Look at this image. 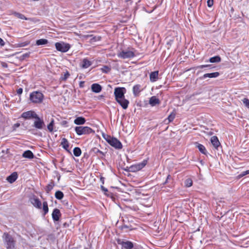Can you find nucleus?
Masks as SVG:
<instances>
[{"mask_svg": "<svg viewBox=\"0 0 249 249\" xmlns=\"http://www.w3.org/2000/svg\"><path fill=\"white\" fill-rule=\"evenodd\" d=\"M126 89L124 87H117L114 89V94L116 101L119 103L123 109L128 107L129 101L125 98L124 94Z\"/></svg>", "mask_w": 249, "mask_h": 249, "instance_id": "1", "label": "nucleus"}, {"mask_svg": "<svg viewBox=\"0 0 249 249\" xmlns=\"http://www.w3.org/2000/svg\"><path fill=\"white\" fill-rule=\"evenodd\" d=\"M30 101L34 104H40L44 99V95L39 91H34L30 94Z\"/></svg>", "mask_w": 249, "mask_h": 249, "instance_id": "2", "label": "nucleus"}, {"mask_svg": "<svg viewBox=\"0 0 249 249\" xmlns=\"http://www.w3.org/2000/svg\"><path fill=\"white\" fill-rule=\"evenodd\" d=\"M74 131L78 136L86 135L94 133V131L89 126H76L74 127Z\"/></svg>", "mask_w": 249, "mask_h": 249, "instance_id": "3", "label": "nucleus"}, {"mask_svg": "<svg viewBox=\"0 0 249 249\" xmlns=\"http://www.w3.org/2000/svg\"><path fill=\"white\" fill-rule=\"evenodd\" d=\"M104 139L112 147L116 149H121L123 147L122 143L117 139L111 137L110 136H104Z\"/></svg>", "mask_w": 249, "mask_h": 249, "instance_id": "4", "label": "nucleus"}, {"mask_svg": "<svg viewBox=\"0 0 249 249\" xmlns=\"http://www.w3.org/2000/svg\"><path fill=\"white\" fill-rule=\"evenodd\" d=\"M3 238L7 249H15V242L13 238L7 233H4Z\"/></svg>", "mask_w": 249, "mask_h": 249, "instance_id": "5", "label": "nucleus"}, {"mask_svg": "<svg viewBox=\"0 0 249 249\" xmlns=\"http://www.w3.org/2000/svg\"><path fill=\"white\" fill-rule=\"evenodd\" d=\"M55 46L57 51L63 53L67 52L70 49V45L63 42H56Z\"/></svg>", "mask_w": 249, "mask_h": 249, "instance_id": "6", "label": "nucleus"}, {"mask_svg": "<svg viewBox=\"0 0 249 249\" xmlns=\"http://www.w3.org/2000/svg\"><path fill=\"white\" fill-rule=\"evenodd\" d=\"M118 56L123 59L132 58L135 56L134 52L132 51H123L118 53Z\"/></svg>", "mask_w": 249, "mask_h": 249, "instance_id": "7", "label": "nucleus"}, {"mask_svg": "<svg viewBox=\"0 0 249 249\" xmlns=\"http://www.w3.org/2000/svg\"><path fill=\"white\" fill-rule=\"evenodd\" d=\"M37 114L34 111L30 110L23 112L21 117L26 120H30L35 119L36 117H37Z\"/></svg>", "mask_w": 249, "mask_h": 249, "instance_id": "8", "label": "nucleus"}, {"mask_svg": "<svg viewBox=\"0 0 249 249\" xmlns=\"http://www.w3.org/2000/svg\"><path fill=\"white\" fill-rule=\"evenodd\" d=\"M35 120L33 126L38 129H42L45 126L43 119L40 118L38 115L35 118Z\"/></svg>", "mask_w": 249, "mask_h": 249, "instance_id": "9", "label": "nucleus"}, {"mask_svg": "<svg viewBox=\"0 0 249 249\" xmlns=\"http://www.w3.org/2000/svg\"><path fill=\"white\" fill-rule=\"evenodd\" d=\"M211 142L213 147L216 149H217V148L220 145V143L218 138L215 136H213L211 137Z\"/></svg>", "mask_w": 249, "mask_h": 249, "instance_id": "10", "label": "nucleus"}, {"mask_svg": "<svg viewBox=\"0 0 249 249\" xmlns=\"http://www.w3.org/2000/svg\"><path fill=\"white\" fill-rule=\"evenodd\" d=\"M60 212L59 210L55 209L52 213V218L54 221H58L60 216Z\"/></svg>", "mask_w": 249, "mask_h": 249, "instance_id": "11", "label": "nucleus"}, {"mask_svg": "<svg viewBox=\"0 0 249 249\" xmlns=\"http://www.w3.org/2000/svg\"><path fill=\"white\" fill-rule=\"evenodd\" d=\"M31 203L36 208L38 209H41V202L37 198H33L31 200Z\"/></svg>", "mask_w": 249, "mask_h": 249, "instance_id": "12", "label": "nucleus"}, {"mask_svg": "<svg viewBox=\"0 0 249 249\" xmlns=\"http://www.w3.org/2000/svg\"><path fill=\"white\" fill-rule=\"evenodd\" d=\"M160 102L159 99L155 96H152L149 101V103L151 106H155L156 105H159Z\"/></svg>", "mask_w": 249, "mask_h": 249, "instance_id": "13", "label": "nucleus"}, {"mask_svg": "<svg viewBox=\"0 0 249 249\" xmlns=\"http://www.w3.org/2000/svg\"><path fill=\"white\" fill-rule=\"evenodd\" d=\"M122 245V247L126 249H131L133 247V243L130 241L122 242L120 243Z\"/></svg>", "mask_w": 249, "mask_h": 249, "instance_id": "14", "label": "nucleus"}, {"mask_svg": "<svg viewBox=\"0 0 249 249\" xmlns=\"http://www.w3.org/2000/svg\"><path fill=\"white\" fill-rule=\"evenodd\" d=\"M85 123L86 119L83 117H78L74 120V123L76 125H83Z\"/></svg>", "mask_w": 249, "mask_h": 249, "instance_id": "15", "label": "nucleus"}, {"mask_svg": "<svg viewBox=\"0 0 249 249\" xmlns=\"http://www.w3.org/2000/svg\"><path fill=\"white\" fill-rule=\"evenodd\" d=\"M17 178V173L16 172H14L7 178V180L10 183H12L16 180Z\"/></svg>", "mask_w": 249, "mask_h": 249, "instance_id": "16", "label": "nucleus"}, {"mask_svg": "<svg viewBox=\"0 0 249 249\" xmlns=\"http://www.w3.org/2000/svg\"><path fill=\"white\" fill-rule=\"evenodd\" d=\"M91 90L93 92L95 93H99L102 90L101 86L98 84H93L91 87Z\"/></svg>", "mask_w": 249, "mask_h": 249, "instance_id": "17", "label": "nucleus"}, {"mask_svg": "<svg viewBox=\"0 0 249 249\" xmlns=\"http://www.w3.org/2000/svg\"><path fill=\"white\" fill-rule=\"evenodd\" d=\"M141 91L140 85H136L133 88V93L135 96H138Z\"/></svg>", "mask_w": 249, "mask_h": 249, "instance_id": "18", "label": "nucleus"}, {"mask_svg": "<svg viewBox=\"0 0 249 249\" xmlns=\"http://www.w3.org/2000/svg\"><path fill=\"white\" fill-rule=\"evenodd\" d=\"M219 75V73L218 72H215L213 73H206L204 74L203 76L202 77V79H205L207 77L209 78H216L218 77Z\"/></svg>", "mask_w": 249, "mask_h": 249, "instance_id": "19", "label": "nucleus"}, {"mask_svg": "<svg viewBox=\"0 0 249 249\" xmlns=\"http://www.w3.org/2000/svg\"><path fill=\"white\" fill-rule=\"evenodd\" d=\"M61 145L62 147L67 151L69 152V143L68 140L66 138H62L61 142Z\"/></svg>", "mask_w": 249, "mask_h": 249, "instance_id": "20", "label": "nucleus"}, {"mask_svg": "<svg viewBox=\"0 0 249 249\" xmlns=\"http://www.w3.org/2000/svg\"><path fill=\"white\" fill-rule=\"evenodd\" d=\"M91 65V62L87 58H84L82 62L81 67L84 69L89 68Z\"/></svg>", "mask_w": 249, "mask_h": 249, "instance_id": "21", "label": "nucleus"}, {"mask_svg": "<svg viewBox=\"0 0 249 249\" xmlns=\"http://www.w3.org/2000/svg\"><path fill=\"white\" fill-rule=\"evenodd\" d=\"M147 161L146 160H143L141 163H138L134 166H133V168H134L137 170H140L142 169V168H143L146 164Z\"/></svg>", "mask_w": 249, "mask_h": 249, "instance_id": "22", "label": "nucleus"}, {"mask_svg": "<svg viewBox=\"0 0 249 249\" xmlns=\"http://www.w3.org/2000/svg\"><path fill=\"white\" fill-rule=\"evenodd\" d=\"M22 157L25 158L31 159L34 158V154L30 150H26L23 153Z\"/></svg>", "mask_w": 249, "mask_h": 249, "instance_id": "23", "label": "nucleus"}, {"mask_svg": "<svg viewBox=\"0 0 249 249\" xmlns=\"http://www.w3.org/2000/svg\"><path fill=\"white\" fill-rule=\"evenodd\" d=\"M158 71L152 72L150 74V79L151 82H155L158 79Z\"/></svg>", "mask_w": 249, "mask_h": 249, "instance_id": "24", "label": "nucleus"}, {"mask_svg": "<svg viewBox=\"0 0 249 249\" xmlns=\"http://www.w3.org/2000/svg\"><path fill=\"white\" fill-rule=\"evenodd\" d=\"M197 148L199 149L200 152L203 154H206L207 150L204 145L201 144L197 143L196 145Z\"/></svg>", "mask_w": 249, "mask_h": 249, "instance_id": "25", "label": "nucleus"}, {"mask_svg": "<svg viewBox=\"0 0 249 249\" xmlns=\"http://www.w3.org/2000/svg\"><path fill=\"white\" fill-rule=\"evenodd\" d=\"M220 60L221 58L219 56H215L210 58L209 59V62L211 63H216L220 62Z\"/></svg>", "mask_w": 249, "mask_h": 249, "instance_id": "26", "label": "nucleus"}, {"mask_svg": "<svg viewBox=\"0 0 249 249\" xmlns=\"http://www.w3.org/2000/svg\"><path fill=\"white\" fill-rule=\"evenodd\" d=\"M55 197L59 200L62 199L64 197L63 193L60 191H57L55 193Z\"/></svg>", "mask_w": 249, "mask_h": 249, "instance_id": "27", "label": "nucleus"}, {"mask_svg": "<svg viewBox=\"0 0 249 249\" xmlns=\"http://www.w3.org/2000/svg\"><path fill=\"white\" fill-rule=\"evenodd\" d=\"M13 15L17 17L18 18L21 19H25V20H28V18H26L24 15H23L22 14L18 13V12H14L13 13Z\"/></svg>", "mask_w": 249, "mask_h": 249, "instance_id": "28", "label": "nucleus"}, {"mask_svg": "<svg viewBox=\"0 0 249 249\" xmlns=\"http://www.w3.org/2000/svg\"><path fill=\"white\" fill-rule=\"evenodd\" d=\"M73 154L76 157H79L81 154V150L79 147H75L73 149Z\"/></svg>", "mask_w": 249, "mask_h": 249, "instance_id": "29", "label": "nucleus"}, {"mask_svg": "<svg viewBox=\"0 0 249 249\" xmlns=\"http://www.w3.org/2000/svg\"><path fill=\"white\" fill-rule=\"evenodd\" d=\"M48 43V40L46 39H40L36 41V44L37 45H45Z\"/></svg>", "mask_w": 249, "mask_h": 249, "instance_id": "30", "label": "nucleus"}, {"mask_svg": "<svg viewBox=\"0 0 249 249\" xmlns=\"http://www.w3.org/2000/svg\"><path fill=\"white\" fill-rule=\"evenodd\" d=\"M43 210L44 211V215H45L49 211L48 203L46 201H44L43 203Z\"/></svg>", "mask_w": 249, "mask_h": 249, "instance_id": "31", "label": "nucleus"}, {"mask_svg": "<svg viewBox=\"0 0 249 249\" xmlns=\"http://www.w3.org/2000/svg\"><path fill=\"white\" fill-rule=\"evenodd\" d=\"M54 184L53 182L49 183L46 187V191L47 193H49L53 188Z\"/></svg>", "mask_w": 249, "mask_h": 249, "instance_id": "32", "label": "nucleus"}, {"mask_svg": "<svg viewBox=\"0 0 249 249\" xmlns=\"http://www.w3.org/2000/svg\"><path fill=\"white\" fill-rule=\"evenodd\" d=\"M54 120L52 119L50 124L48 125L47 128L50 132H52L53 129Z\"/></svg>", "mask_w": 249, "mask_h": 249, "instance_id": "33", "label": "nucleus"}, {"mask_svg": "<svg viewBox=\"0 0 249 249\" xmlns=\"http://www.w3.org/2000/svg\"><path fill=\"white\" fill-rule=\"evenodd\" d=\"M193 184V181L190 178H188L185 181V185L186 187H191Z\"/></svg>", "mask_w": 249, "mask_h": 249, "instance_id": "34", "label": "nucleus"}, {"mask_svg": "<svg viewBox=\"0 0 249 249\" xmlns=\"http://www.w3.org/2000/svg\"><path fill=\"white\" fill-rule=\"evenodd\" d=\"M101 71L102 72L104 73H108L110 71V68L107 66H104L103 68H101Z\"/></svg>", "mask_w": 249, "mask_h": 249, "instance_id": "35", "label": "nucleus"}, {"mask_svg": "<svg viewBox=\"0 0 249 249\" xmlns=\"http://www.w3.org/2000/svg\"><path fill=\"white\" fill-rule=\"evenodd\" d=\"M175 117V114L174 113H172L170 114V115L168 116L167 119L168 120L169 122H172Z\"/></svg>", "mask_w": 249, "mask_h": 249, "instance_id": "36", "label": "nucleus"}, {"mask_svg": "<svg viewBox=\"0 0 249 249\" xmlns=\"http://www.w3.org/2000/svg\"><path fill=\"white\" fill-rule=\"evenodd\" d=\"M243 102L245 105L248 108H249V100L247 98H244L243 100Z\"/></svg>", "mask_w": 249, "mask_h": 249, "instance_id": "37", "label": "nucleus"}, {"mask_svg": "<svg viewBox=\"0 0 249 249\" xmlns=\"http://www.w3.org/2000/svg\"><path fill=\"white\" fill-rule=\"evenodd\" d=\"M207 2L208 6L211 7L213 5V0H208Z\"/></svg>", "mask_w": 249, "mask_h": 249, "instance_id": "38", "label": "nucleus"}, {"mask_svg": "<svg viewBox=\"0 0 249 249\" xmlns=\"http://www.w3.org/2000/svg\"><path fill=\"white\" fill-rule=\"evenodd\" d=\"M69 73L68 72H67L64 74V76L62 77V79L65 80L69 77Z\"/></svg>", "mask_w": 249, "mask_h": 249, "instance_id": "39", "label": "nucleus"}, {"mask_svg": "<svg viewBox=\"0 0 249 249\" xmlns=\"http://www.w3.org/2000/svg\"><path fill=\"white\" fill-rule=\"evenodd\" d=\"M248 175L247 174V170L246 171H243L242 172H241L238 176L239 178H242L246 175Z\"/></svg>", "mask_w": 249, "mask_h": 249, "instance_id": "40", "label": "nucleus"}, {"mask_svg": "<svg viewBox=\"0 0 249 249\" xmlns=\"http://www.w3.org/2000/svg\"><path fill=\"white\" fill-rule=\"evenodd\" d=\"M248 175L247 174V170L246 171H243L242 172H241L238 176L239 178H242L246 175Z\"/></svg>", "mask_w": 249, "mask_h": 249, "instance_id": "41", "label": "nucleus"}, {"mask_svg": "<svg viewBox=\"0 0 249 249\" xmlns=\"http://www.w3.org/2000/svg\"><path fill=\"white\" fill-rule=\"evenodd\" d=\"M22 91H23V89H22V88H19V89L17 90V93H18V94H19V95L21 94H22Z\"/></svg>", "mask_w": 249, "mask_h": 249, "instance_id": "42", "label": "nucleus"}, {"mask_svg": "<svg viewBox=\"0 0 249 249\" xmlns=\"http://www.w3.org/2000/svg\"><path fill=\"white\" fill-rule=\"evenodd\" d=\"M209 66H210V65H200V66H198L197 68L202 69V68L208 67H209Z\"/></svg>", "mask_w": 249, "mask_h": 249, "instance_id": "43", "label": "nucleus"}, {"mask_svg": "<svg viewBox=\"0 0 249 249\" xmlns=\"http://www.w3.org/2000/svg\"><path fill=\"white\" fill-rule=\"evenodd\" d=\"M5 44L4 41L0 37V45L2 46H4Z\"/></svg>", "mask_w": 249, "mask_h": 249, "instance_id": "44", "label": "nucleus"}, {"mask_svg": "<svg viewBox=\"0 0 249 249\" xmlns=\"http://www.w3.org/2000/svg\"><path fill=\"white\" fill-rule=\"evenodd\" d=\"M102 190L104 192H107V189L104 187L103 186H101Z\"/></svg>", "mask_w": 249, "mask_h": 249, "instance_id": "45", "label": "nucleus"}, {"mask_svg": "<svg viewBox=\"0 0 249 249\" xmlns=\"http://www.w3.org/2000/svg\"><path fill=\"white\" fill-rule=\"evenodd\" d=\"M22 56L23 57H28L29 56V53H24L23 54Z\"/></svg>", "mask_w": 249, "mask_h": 249, "instance_id": "46", "label": "nucleus"}, {"mask_svg": "<svg viewBox=\"0 0 249 249\" xmlns=\"http://www.w3.org/2000/svg\"><path fill=\"white\" fill-rule=\"evenodd\" d=\"M28 44H29V42L23 43H22L21 46H22V47L25 46L27 45Z\"/></svg>", "mask_w": 249, "mask_h": 249, "instance_id": "47", "label": "nucleus"}, {"mask_svg": "<svg viewBox=\"0 0 249 249\" xmlns=\"http://www.w3.org/2000/svg\"><path fill=\"white\" fill-rule=\"evenodd\" d=\"M90 40H91V41H96V37H92V38L90 39Z\"/></svg>", "mask_w": 249, "mask_h": 249, "instance_id": "48", "label": "nucleus"}, {"mask_svg": "<svg viewBox=\"0 0 249 249\" xmlns=\"http://www.w3.org/2000/svg\"><path fill=\"white\" fill-rule=\"evenodd\" d=\"M247 174L248 175L249 174V170H247Z\"/></svg>", "mask_w": 249, "mask_h": 249, "instance_id": "49", "label": "nucleus"}, {"mask_svg": "<svg viewBox=\"0 0 249 249\" xmlns=\"http://www.w3.org/2000/svg\"><path fill=\"white\" fill-rule=\"evenodd\" d=\"M130 0H125V1L127 2V1H130Z\"/></svg>", "mask_w": 249, "mask_h": 249, "instance_id": "50", "label": "nucleus"}]
</instances>
